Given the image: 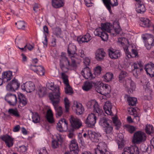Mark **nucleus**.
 <instances>
[{
  "mask_svg": "<svg viewBox=\"0 0 154 154\" xmlns=\"http://www.w3.org/2000/svg\"><path fill=\"white\" fill-rule=\"evenodd\" d=\"M101 27L96 29L94 32L96 36H100L103 41H106L108 40L109 35L107 32L110 35H114L115 33L119 34L122 31L119 23H114L113 24V28L112 24L109 23H101Z\"/></svg>",
  "mask_w": 154,
  "mask_h": 154,
  "instance_id": "1",
  "label": "nucleus"
},
{
  "mask_svg": "<svg viewBox=\"0 0 154 154\" xmlns=\"http://www.w3.org/2000/svg\"><path fill=\"white\" fill-rule=\"evenodd\" d=\"M99 116H100L99 122V125L103 128V131L106 134L112 133L113 128L112 122L116 126V130H118L121 126V123L116 117H113L112 121L106 118L104 113L103 115L102 114Z\"/></svg>",
  "mask_w": 154,
  "mask_h": 154,
  "instance_id": "2",
  "label": "nucleus"
},
{
  "mask_svg": "<svg viewBox=\"0 0 154 154\" xmlns=\"http://www.w3.org/2000/svg\"><path fill=\"white\" fill-rule=\"evenodd\" d=\"M60 96H55L51 94L50 96V100H51L55 110L57 117H60L63 113L62 107L59 105L60 101Z\"/></svg>",
  "mask_w": 154,
  "mask_h": 154,
  "instance_id": "3",
  "label": "nucleus"
},
{
  "mask_svg": "<svg viewBox=\"0 0 154 154\" xmlns=\"http://www.w3.org/2000/svg\"><path fill=\"white\" fill-rule=\"evenodd\" d=\"M86 106L88 109L93 110L94 112L97 113L98 116L104 114L103 110L100 108L98 103L95 100H92L88 101Z\"/></svg>",
  "mask_w": 154,
  "mask_h": 154,
  "instance_id": "4",
  "label": "nucleus"
},
{
  "mask_svg": "<svg viewBox=\"0 0 154 154\" xmlns=\"http://www.w3.org/2000/svg\"><path fill=\"white\" fill-rule=\"evenodd\" d=\"M69 121L72 127L70 128L71 131H74L75 129H79L82 125L81 120L75 116L71 115Z\"/></svg>",
  "mask_w": 154,
  "mask_h": 154,
  "instance_id": "5",
  "label": "nucleus"
},
{
  "mask_svg": "<svg viewBox=\"0 0 154 154\" xmlns=\"http://www.w3.org/2000/svg\"><path fill=\"white\" fill-rule=\"evenodd\" d=\"M132 70L134 75L137 78L140 72L143 70V66L141 61L134 63L131 65Z\"/></svg>",
  "mask_w": 154,
  "mask_h": 154,
  "instance_id": "6",
  "label": "nucleus"
},
{
  "mask_svg": "<svg viewBox=\"0 0 154 154\" xmlns=\"http://www.w3.org/2000/svg\"><path fill=\"white\" fill-rule=\"evenodd\" d=\"M146 139V134L141 131H138L134 133L133 142L134 143L139 144L144 141Z\"/></svg>",
  "mask_w": 154,
  "mask_h": 154,
  "instance_id": "7",
  "label": "nucleus"
},
{
  "mask_svg": "<svg viewBox=\"0 0 154 154\" xmlns=\"http://www.w3.org/2000/svg\"><path fill=\"white\" fill-rule=\"evenodd\" d=\"M59 65L60 69L63 72L67 71L69 65V61L68 58L64 55H61L60 57Z\"/></svg>",
  "mask_w": 154,
  "mask_h": 154,
  "instance_id": "8",
  "label": "nucleus"
},
{
  "mask_svg": "<svg viewBox=\"0 0 154 154\" xmlns=\"http://www.w3.org/2000/svg\"><path fill=\"white\" fill-rule=\"evenodd\" d=\"M20 86V83L17 79L14 78L6 86L7 90L11 91H14L17 90Z\"/></svg>",
  "mask_w": 154,
  "mask_h": 154,
  "instance_id": "9",
  "label": "nucleus"
},
{
  "mask_svg": "<svg viewBox=\"0 0 154 154\" xmlns=\"http://www.w3.org/2000/svg\"><path fill=\"white\" fill-rule=\"evenodd\" d=\"M76 47L73 44H69L67 49V53L68 56L71 59L75 58L76 59H78L79 57V55L76 53Z\"/></svg>",
  "mask_w": 154,
  "mask_h": 154,
  "instance_id": "10",
  "label": "nucleus"
},
{
  "mask_svg": "<svg viewBox=\"0 0 154 154\" xmlns=\"http://www.w3.org/2000/svg\"><path fill=\"white\" fill-rule=\"evenodd\" d=\"M5 100L11 106H14L17 104V100L15 94L8 93L5 97Z\"/></svg>",
  "mask_w": 154,
  "mask_h": 154,
  "instance_id": "11",
  "label": "nucleus"
},
{
  "mask_svg": "<svg viewBox=\"0 0 154 154\" xmlns=\"http://www.w3.org/2000/svg\"><path fill=\"white\" fill-rule=\"evenodd\" d=\"M68 122L64 119L60 120L57 124L56 128L60 132H66L68 129Z\"/></svg>",
  "mask_w": 154,
  "mask_h": 154,
  "instance_id": "12",
  "label": "nucleus"
},
{
  "mask_svg": "<svg viewBox=\"0 0 154 154\" xmlns=\"http://www.w3.org/2000/svg\"><path fill=\"white\" fill-rule=\"evenodd\" d=\"M97 117L95 115L91 113L88 115L85 121V124L88 127L92 128L96 123Z\"/></svg>",
  "mask_w": 154,
  "mask_h": 154,
  "instance_id": "13",
  "label": "nucleus"
},
{
  "mask_svg": "<svg viewBox=\"0 0 154 154\" xmlns=\"http://www.w3.org/2000/svg\"><path fill=\"white\" fill-rule=\"evenodd\" d=\"M88 135L90 140L92 142L98 143L101 140V135L99 133H96L91 131H88Z\"/></svg>",
  "mask_w": 154,
  "mask_h": 154,
  "instance_id": "14",
  "label": "nucleus"
},
{
  "mask_svg": "<svg viewBox=\"0 0 154 154\" xmlns=\"http://www.w3.org/2000/svg\"><path fill=\"white\" fill-rule=\"evenodd\" d=\"M21 88L23 90L30 93L35 90V86L33 82L29 81L22 85Z\"/></svg>",
  "mask_w": 154,
  "mask_h": 154,
  "instance_id": "15",
  "label": "nucleus"
},
{
  "mask_svg": "<svg viewBox=\"0 0 154 154\" xmlns=\"http://www.w3.org/2000/svg\"><path fill=\"white\" fill-rule=\"evenodd\" d=\"M46 86L49 89L53 91V93L49 94V98L51 94H53L55 96H60V89L58 87H55L54 86V83L51 82H47L46 83Z\"/></svg>",
  "mask_w": 154,
  "mask_h": 154,
  "instance_id": "16",
  "label": "nucleus"
},
{
  "mask_svg": "<svg viewBox=\"0 0 154 154\" xmlns=\"http://www.w3.org/2000/svg\"><path fill=\"white\" fill-rule=\"evenodd\" d=\"M106 145L103 142L99 143L97 145V148L95 149V154H102L107 151L106 149Z\"/></svg>",
  "mask_w": 154,
  "mask_h": 154,
  "instance_id": "17",
  "label": "nucleus"
},
{
  "mask_svg": "<svg viewBox=\"0 0 154 154\" xmlns=\"http://www.w3.org/2000/svg\"><path fill=\"white\" fill-rule=\"evenodd\" d=\"M109 55L110 58L113 60L119 58L121 56V52L119 50H116L113 48L108 50Z\"/></svg>",
  "mask_w": 154,
  "mask_h": 154,
  "instance_id": "18",
  "label": "nucleus"
},
{
  "mask_svg": "<svg viewBox=\"0 0 154 154\" xmlns=\"http://www.w3.org/2000/svg\"><path fill=\"white\" fill-rule=\"evenodd\" d=\"M107 9L110 12L111 11V7H113L118 5L117 0H102Z\"/></svg>",
  "mask_w": 154,
  "mask_h": 154,
  "instance_id": "19",
  "label": "nucleus"
},
{
  "mask_svg": "<svg viewBox=\"0 0 154 154\" xmlns=\"http://www.w3.org/2000/svg\"><path fill=\"white\" fill-rule=\"evenodd\" d=\"M82 76L86 79L91 80L94 78L90 69L88 67H85L81 71Z\"/></svg>",
  "mask_w": 154,
  "mask_h": 154,
  "instance_id": "20",
  "label": "nucleus"
},
{
  "mask_svg": "<svg viewBox=\"0 0 154 154\" xmlns=\"http://www.w3.org/2000/svg\"><path fill=\"white\" fill-rule=\"evenodd\" d=\"M69 148L71 152H73L75 154H78L79 149L78 144L75 140H71L69 145Z\"/></svg>",
  "mask_w": 154,
  "mask_h": 154,
  "instance_id": "21",
  "label": "nucleus"
},
{
  "mask_svg": "<svg viewBox=\"0 0 154 154\" xmlns=\"http://www.w3.org/2000/svg\"><path fill=\"white\" fill-rule=\"evenodd\" d=\"M144 69L148 74L151 77H154V64L152 63L146 64Z\"/></svg>",
  "mask_w": 154,
  "mask_h": 154,
  "instance_id": "22",
  "label": "nucleus"
},
{
  "mask_svg": "<svg viewBox=\"0 0 154 154\" xmlns=\"http://www.w3.org/2000/svg\"><path fill=\"white\" fill-rule=\"evenodd\" d=\"M95 58L98 61L103 60L105 57L106 53L103 49H99L95 52Z\"/></svg>",
  "mask_w": 154,
  "mask_h": 154,
  "instance_id": "23",
  "label": "nucleus"
},
{
  "mask_svg": "<svg viewBox=\"0 0 154 154\" xmlns=\"http://www.w3.org/2000/svg\"><path fill=\"white\" fill-rule=\"evenodd\" d=\"M142 37L146 43L154 45V38L151 34H146L142 35Z\"/></svg>",
  "mask_w": 154,
  "mask_h": 154,
  "instance_id": "24",
  "label": "nucleus"
},
{
  "mask_svg": "<svg viewBox=\"0 0 154 154\" xmlns=\"http://www.w3.org/2000/svg\"><path fill=\"white\" fill-rule=\"evenodd\" d=\"M73 107H75L76 113L78 115H80L83 113L84 108L81 103H78L76 101H74Z\"/></svg>",
  "mask_w": 154,
  "mask_h": 154,
  "instance_id": "25",
  "label": "nucleus"
},
{
  "mask_svg": "<svg viewBox=\"0 0 154 154\" xmlns=\"http://www.w3.org/2000/svg\"><path fill=\"white\" fill-rule=\"evenodd\" d=\"M2 140L4 141L7 146L10 147L13 146V139L9 135H5L1 137Z\"/></svg>",
  "mask_w": 154,
  "mask_h": 154,
  "instance_id": "26",
  "label": "nucleus"
},
{
  "mask_svg": "<svg viewBox=\"0 0 154 154\" xmlns=\"http://www.w3.org/2000/svg\"><path fill=\"white\" fill-rule=\"evenodd\" d=\"M91 39V37L89 33H86L83 36L78 37L77 39V41L80 44L83 42H88Z\"/></svg>",
  "mask_w": 154,
  "mask_h": 154,
  "instance_id": "27",
  "label": "nucleus"
},
{
  "mask_svg": "<svg viewBox=\"0 0 154 154\" xmlns=\"http://www.w3.org/2000/svg\"><path fill=\"white\" fill-rule=\"evenodd\" d=\"M112 107V103L109 101H106L103 106V109L105 112L108 115H112V114L111 110Z\"/></svg>",
  "mask_w": 154,
  "mask_h": 154,
  "instance_id": "28",
  "label": "nucleus"
},
{
  "mask_svg": "<svg viewBox=\"0 0 154 154\" xmlns=\"http://www.w3.org/2000/svg\"><path fill=\"white\" fill-rule=\"evenodd\" d=\"M2 75V78L3 79L4 83L10 80L13 77L12 72L10 71L3 72Z\"/></svg>",
  "mask_w": 154,
  "mask_h": 154,
  "instance_id": "29",
  "label": "nucleus"
},
{
  "mask_svg": "<svg viewBox=\"0 0 154 154\" xmlns=\"http://www.w3.org/2000/svg\"><path fill=\"white\" fill-rule=\"evenodd\" d=\"M18 99L20 106L23 107L27 104V99L23 94L21 93L18 94Z\"/></svg>",
  "mask_w": 154,
  "mask_h": 154,
  "instance_id": "30",
  "label": "nucleus"
},
{
  "mask_svg": "<svg viewBox=\"0 0 154 154\" xmlns=\"http://www.w3.org/2000/svg\"><path fill=\"white\" fill-rule=\"evenodd\" d=\"M124 149H126V151L128 154H139V149L136 146H132L125 148Z\"/></svg>",
  "mask_w": 154,
  "mask_h": 154,
  "instance_id": "31",
  "label": "nucleus"
},
{
  "mask_svg": "<svg viewBox=\"0 0 154 154\" xmlns=\"http://www.w3.org/2000/svg\"><path fill=\"white\" fill-rule=\"evenodd\" d=\"M118 137L119 139L118 140L117 143L119 148L122 149L125 146V141L123 140L124 136L122 133H120L118 135Z\"/></svg>",
  "mask_w": 154,
  "mask_h": 154,
  "instance_id": "32",
  "label": "nucleus"
},
{
  "mask_svg": "<svg viewBox=\"0 0 154 154\" xmlns=\"http://www.w3.org/2000/svg\"><path fill=\"white\" fill-rule=\"evenodd\" d=\"M46 88L45 87H39L37 89V94L39 97H42L47 94Z\"/></svg>",
  "mask_w": 154,
  "mask_h": 154,
  "instance_id": "33",
  "label": "nucleus"
},
{
  "mask_svg": "<svg viewBox=\"0 0 154 154\" xmlns=\"http://www.w3.org/2000/svg\"><path fill=\"white\" fill-rule=\"evenodd\" d=\"M137 7L136 11L138 13L143 14L146 11V8L143 2H141L139 4H137Z\"/></svg>",
  "mask_w": 154,
  "mask_h": 154,
  "instance_id": "34",
  "label": "nucleus"
},
{
  "mask_svg": "<svg viewBox=\"0 0 154 154\" xmlns=\"http://www.w3.org/2000/svg\"><path fill=\"white\" fill-rule=\"evenodd\" d=\"M125 51L126 54V56L128 58H130L131 57H135L137 56L138 54V53L137 50L135 49H132L131 50L132 53H131L129 51L128 48H127Z\"/></svg>",
  "mask_w": 154,
  "mask_h": 154,
  "instance_id": "35",
  "label": "nucleus"
},
{
  "mask_svg": "<svg viewBox=\"0 0 154 154\" xmlns=\"http://www.w3.org/2000/svg\"><path fill=\"white\" fill-rule=\"evenodd\" d=\"M104 84L102 83H98L95 85V89L98 93L102 95H104L106 93L104 92Z\"/></svg>",
  "mask_w": 154,
  "mask_h": 154,
  "instance_id": "36",
  "label": "nucleus"
},
{
  "mask_svg": "<svg viewBox=\"0 0 154 154\" xmlns=\"http://www.w3.org/2000/svg\"><path fill=\"white\" fill-rule=\"evenodd\" d=\"M46 118L50 123L53 124L55 122L52 112L50 109L48 110L46 115Z\"/></svg>",
  "mask_w": 154,
  "mask_h": 154,
  "instance_id": "37",
  "label": "nucleus"
},
{
  "mask_svg": "<svg viewBox=\"0 0 154 154\" xmlns=\"http://www.w3.org/2000/svg\"><path fill=\"white\" fill-rule=\"evenodd\" d=\"M63 2L64 0H52V5L55 8H59L63 6Z\"/></svg>",
  "mask_w": 154,
  "mask_h": 154,
  "instance_id": "38",
  "label": "nucleus"
},
{
  "mask_svg": "<svg viewBox=\"0 0 154 154\" xmlns=\"http://www.w3.org/2000/svg\"><path fill=\"white\" fill-rule=\"evenodd\" d=\"M140 25L143 27H149L151 26L149 20L145 18H142L140 20Z\"/></svg>",
  "mask_w": 154,
  "mask_h": 154,
  "instance_id": "39",
  "label": "nucleus"
},
{
  "mask_svg": "<svg viewBox=\"0 0 154 154\" xmlns=\"http://www.w3.org/2000/svg\"><path fill=\"white\" fill-rule=\"evenodd\" d=\"M8 112L13 116L17 118H19L20 117V115L17 108L14 109L12 108L9 109L8 110Z\"/></svg>",
  "mask_w": 154,
  "mask_h": 154,
  "instance_id": "40",
  "label": "nucleus"
},
{
  "mask_svg": "<svg viewBox=\"0 0 154 154\" xmlns=\"http://www.w3.org/2000/svg\"><path fill=\"white\" fill-rule=\"evenodd\" d=\"M93 86L92 82H84L82 87V89L85 91H88L91 89Z\"/></svg>",
  "mask_w": 154,
  "mask_h": 154,
  "instance_id": "41",
  "label": "nucleus"
},
{
  "mask_svg": "<svg viewBox=\"0 0 154 154\" xmlns=\"http://www.w3.org/2000/svg\"><path fill=\"white\" fill-rule=\"evenodd\" d=\"M128 73L125 71H122L119 76V81L120 82H126L125 81V78L128 75Z\"/></svg>",
  "mask_w": 154,
  "mask_h": 154,
  "instance_id": "42",
  "label": "nucleus"
},
{
  "mask_svg": "<svg viewBox=\"0 0 154 154\" xmlns=\"http://www.w3.org/2000/svg\"><path fill=\"white\" fill-rule=\"evenodd\" d=\"M34 71L40 75H43L45 74V69L43 66H36Z\"/></svg>",
  "mask_w": 154,
  "mask_h": 154,
  "instance_id": "43",
  "label": "nucleus"
},
{
  "mask_svg": "<svg viewBox=\"0 0 154 154\" xmlns=\"http://www.w3.org/2000/svg\"><path fill=\"white\" fill-rule=\"evenodd\" d=\"M32 121L35 123L40 121V117L37 112H32Z\"/></svg>",
  "mask_w": 154,
  "mask_h": 154,
  "instance_id": "44",
  "label": "nucleus"
},
{
  "mask_svg": "<svg viewBox=\"0 0 154 154\" xmlns=\"http://www.w3.org/2000/svg\"><path fill=\"white\" fill-rule=\"evenodd\" d=\"M127 101L129 106H135L137 102V99L136 98L133 97H128Z\"/></svg>",
  "mask_w": 154,
  "mask_h": 154,
  "instance_id": "45",
  "label": "nucleus"
},
{
  "mask_svg": "<svg viewBox=\"0 0 154 154\" xmlns=\"http://www.w3.org/2000/svg\"><path fill=\"white\" fill-rule=\"evenodd\" d=\"M64 102L65 103V112L66 113H68L69 112L70 103L68 99L66 97L64 99Z\"/></svg>",
  "mask_w": 154,
  "mask_h": 154,
  "instance_id": "46",
  "label": "nucleus"
},
{
  "mask_svg": "<svg viewBox=\"0 0 154 154\" xmlns=\"http://www.w3.org/2000/svg\"><path fill=\"white\" fill-rule=\"evenodd\" d=\"M113 74L110 72H107L103 76L104 80L106 82L111 81L113 77Z\"/></svg>",
  "mask_w": 154,
  "mask_h": 154,
  "instance_id": "47",
  "label": "nucleus"
},
{
  "mask_svg": "<svg viewBox=\"0 0 154 154\" xmlns=\"http://www.w3.org/2000/svg\"><path fill=\"white\" fill-rule=\"evenodd\" d=\"M145 131L147 134H150L154 132V128L152 125H147L146 126Z\"/></svg>",
  "mask_w": 154,
  "mask_h": 154,
  "instance_id": "48",
  "label": "nucleus"
},
{
  "mask_svg": "<svg viewBox=\"0 0 154 154\" xmlns=\"http://www.w3.org/2000/svg\"><path fill=\"white\" fill-rule=\"evenodd\" d=\"M26 39L25 38L17 36L16 38L15 42L20 46L21 45H22L23 44L25 43Z\"/></svg>",
  "mask_w": 154,
  "mask_h": 154,
  "instance_id": "49",
  "label": "nucleus"
},
{
  "mask_svg": "<svg viewBox=\"0 0 154 154\" xmlns=\"http://www.w3.org/2000/svg\"><path fill=\"white\" fill-rule=\"evenodd\" d=\"M62 31L61 29L59 27H56L54 29V34L57 37L60 38L62 34Z\"/></svg>",
  "mask_w": 154,
  "mask_h": 154,
  "instance_id": "50",
  "label": "nucleus"
},
{
  "mask_svg": "<svg viewBox=\"0 0 154 154\" xmlns=\"http://www.w3.org/2000/svg\"><path fill=\"white\" fill-rule=\"evenodd\" d=\"M124 127L131 134L133 133L135 130V127L133 126L126 125H124Z\"/></svg>",
  "mask_w": 154,
  "mask_h": 154,
  "instance_id": "51",
  "label": "nucleus"
},
{
  "mask_svg": "<svg viewBox=\"0 0 154 154\" xmlns=\"http://www.w3.org/2000/svg\"><path fill=\"white\" fill-rule=\"evenodd\" d=\"M18 29H24L25 27V23L22 21H20L15 23Z\"/></svg>",
  "mask_w": 154,
  "mask_h": 154,
  "instance_id": "52",
  "label": "nucleus"
},
{
  "mask_svg": "<svg viewBox=\"0 0 154 154\" xmlns=\"http://www.w3.org/2000/svg\"><path fill=\"white\" fill-rule=\"evenodd\" d=\"M65 92L66 94L71 95L73 94V91L72 88L69 85V86H66L65 88Z\"/></svg>",
  "mask_w": 154,
  "mask_h": 154,
  "instance_id": "53",
  "label": "nucleus"
},
{
  "mask_svg": "<svg viewBox=\"0 0 154 154\" xmlns=\"http://www.w3.org/2000/svg\"><path fill=\"white\" fill-rule=\"evenodd\" d=\"M72 60V62L71 63H69V66L75 68L77 66V64L76 63V60L78 59H76L75 58H73L71 59Z\"/></svg>",
  "mask_w": 154,
  "mask_h": 154,
  "instance_id": "54",
  "label": "nucleus"
},
{
  "mask_svg": "<svg viewBox=\"0 0 154 154\" xmlns=\"http://www.w3.org/2000/svg\"><path fill=\"white\" fill-rule=\"evenodd\" d=\"M132 112H133V115H134V120H136L137 122H139L140 120V118L139 116H138L136 114L137 112L136 110L133 108L132 110Z\"/></svg>",
  "mask_w": 154,
  "mask_h": 154,
  "instance_id": "55",
  "label": "nucleus"
},
{
  "mask_svg": "<svg viewBox=\"0 0 154 154\" xmlns=\"http://www.w3.org/2000/svg\"><path fill=\"white\" fill-rule=\"evenodd\" d=\"M78 141L79 143L82 146H84L85 145L84 140L81 134H80L78 136Z\"/></svg>",
  "mask_w": 154,
  "mask_h": 154,
  "instance_id": "56",
  "label": "nucleus"
},
{
  "mask_svg": "<svg viewBox=\"0 0 154 154\" xmlns=\"http://www.w3.org/2000/svg\"><path fill=\"white\" fill-rule=\"evenodd\" d=\"M60 145L59 143L55 140H52L51 143V146L53 148H56L59 146V145Z\"/></svg>",
  "mask_w": 154,
  "mask_h": 154,
  "instance_id": "57",
  "label": "nucleus"
},
{
  "mask_svg": "<svg viewBox=\"0 0 154 154\" xmlns=\"http://www.w3.org/2000/svg\"><path fill=\"white\" fill-rule=\"evenodd\" d=\"M90 62V60L88 57H86L84 59L83 62L86 67H88L89 65Z\"/></svg>",
  "mask_w": 154,
  "mask_h": 154,
  "instance_id": "58",
  "label": "nucleus"
},
{
  "mask_svg": "<svg viewBox=\"0 0 154 154\" xmlns=\"http://www.w3.org/2000/svg\"><path fill=\"white\" fill-rule=\"evenodd\" d=\"M136 88L134 82L131 80L130 82V89L133 91H134Z\"/></svg>",
  "mask_w": 154,
  "mask_h": 154,
  "instance_id": "59",
  "label": "nucleus"
},
{
  "mask_svg": "<svg viewBox=\"0 0 154 154\" xmlns=\"http://www.w3.org/2000/svg\"><path fill=\"white\" fill-rule=\"evenodd\" d=\"M101 71V68L100 66H98L96 67L95 69V73L97 74H100Z\"/></svg>",
  "mask_w": 154,
  "mask_h": 154,
  "instance_id": "60",
  "label": "nucleus"
},
{
  "mask_svg": "<svg viewBox=\"0 0 154 154\" xmlns=\"http://www.w3.org/2000/svg\"><path fill=\"white\" fill-rule=\"evenodd\" d=\"M58 143H59L60 145H61L63 142V138L61 137L60 135L57 136V140Z\"/></svg>",
  "mask_w": 154,
  "mask_h": 154,
  "instance_id": "61",
  "label": "nucleus"
},
{
  "mask_svg": "<svg viewBox=\"0 0 154 154\" xmlns=\"http://www.w3.org/2000/svg\"><path fill=\"white\" fill-rule=\"evenodd\" d=\"M39 154H48L46 149L44 147L40 149Z\"/></svg>",
  "mask_w": 154,
  "mask_h": 154,
  "instance_id": "62",
  "label": "nucleus"
},
{
  "mask_svg": "<svg viewBox=\"0 0 154 154\" xmlns=\"http://www.w3.org/2000/svg\"><path fill=\"white\" fill-rule=\"evenodd\" d=\"M44 32L45 35H47L49 33V31L48 27L46 26H45L43 27Z\"/></svg>",
  "mask_w": 154,
  "mask_h": 154,
  "instance_id": "63",
  "label": "nucleus"
},
{
  "mask_svg": "<svg viewBox=\"0 0 154 154\" xmlns=\"http://www.w3.org/2000/svg\"><path fill=\"white\" fill-rule=\"evenodd\" d=\"M20 150L22 152H24L27 150V148L26 146L24 145H22L20 147Z\"/></svg>",
  "mask_w": 154,
  "mask_h": 154,
  "instance_id": "64",
  "label": "nucleus"
}]
</instances>
